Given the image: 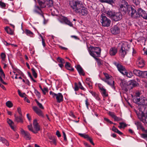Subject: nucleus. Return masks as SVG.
Returning a JSON list of instances; mask_svg holds the SVG:
<instances>
[{"label": "nucleus", "mask_w": 147, "mask_h": 147, "mask_svg": "<svg viewBox=\"0 0 147 147\" xmlns=\"http://www.w3.org/2000/svg\"><path fill=\"white\" fill-rule=\"evenodd\" d=\"M25 33L27 35L29 36L32 37L34 35V34L32 32L28 29L25 30Z\"/></svg>", "instance_id": "nucleus-36"}, {"label": "nucleus", "mask_w": 147, "mask_h": 147, "mask_svg": "<svg viewBox=\"0 0 147 147\" xmlns=\"http://www.w3.org/2000/svg\"><path fill=\"white\" fill-rule=\"evenodd\" d=\"M35 101H36L37 105L40 108L42 109H44V107L42 106V105L41 103L39 102L36 99L35 100Z\"/></svg>", "instance_id": "nucleus-45"}, {"label": "nucleus", "mask_w": 147, "mask_h": 147, "mask_svg": "<svg viewBox=\"0 0 147 147\" xmlns=\"http://www.w3.org/2000/svg\"><path fill=\"white\" fill-rule=\"evenodd\" d=\"M34 93L38 97V98H40L41 97L40 93L38 90H36L35 89H34Z\"/></svg>", "instance_id": "nucleus-51"}, {"label": "nucleus", "mask_w": 147, "mask_h": 147, "mask_svg": "<svg viewBox=\"0 0 147 147\" xmlns=\"http://www.w3.org/2000/svg\"><path fill=\"white\" fill-rule=\"evenodd\" d=\"M1 56L2 60L4 61L6 57L5 54L4 53H2L1 54Z\"/></svg>", "instance_id": "nucleus-52"}, {"label": "nucleus", "mask_w": 147, "mask_h": 147, "mask_svg": "<svg viewBox=\"0 0 147 147\" xmlns=\"http://www.w3.org/2000/svg\"><path fill=\"white\" fill-rule=\"evenodd\" d=\"M101 19L100 20V22L102 24V25L105 27L109 26L111 23L110 20L107 18L104 13H102L101 14Z\"/></svg>", "instance_id": "nucleus-5"}, {"label": "nucleus", "mask_w": 147, "mask_h": 147, "mask_svg": "<svg viewBox=\"0 0 147 147\" xmlns=\"http://www.w3.org/2000/svg\"><path fill=\"white\" fill-rule=\"evenodd\" d=\"M142 131L144 132V133L141 134V136L142 138L147 141V129H144V130Z\"/></svg>", "instance_id": "nucleus-34"}, {"label": "nucleus", "mask_w": 147, "mask_h": 147, "mask_svg": "<svg viewBox=\"0 0 147 147\" xmlns=\"http://www.w3.org/2000/svg\"><path fill=\"white\" fill-rule=\"evenodd\" d=\"M115 12L114 11H111L110 10L106 11L105 12L108 16L111 18L112 19L113 17L114 16Z\"/></svg>", "instance_id": "nucleus-26"}, {"label": "nucleus", "mask_w": 147, "mask_h": 147, "mask_svg": "<svg viewBox=\"0 0 147 147\" xmlns=\"http://www.w3.org/2000/svg\"><path fill=\"white\" fill-rule=\"evenodd\" d=\"M76 69L80 75H82L83 76H84L85 73L84 72V70L80 65H77Z\"/></svg>", "instance_id": "nucleus-24"}, {"label": "nucleus", "mask_w": 147, "mask_h": 147, "mask_svg": "<svg viewBox=\"0 0 147 147\" xmlns=\"http://www.w3.org/2000/svg\"><path fill=\"white\" fill-rule=\"evenodd\" d=\"M124 75H126L128 77L130 78L133 76V74L132 72H127L126 71H125V73L123 74Z\"/></svg>", "instance_id": "nucleus-44"}, {"label": "nucleus", "mask_w": 147, "mask_h": 147, "mask_svg": "<svg viewBox=\"0 0 147 147\" xmlns=\"http://www.w3.org/2000/svg\"><path fill=\"white\" fill-rule=\"evenodd\" d=\"M50 94L52 96L53 98H56L57 102L60 103L63 101V96L61 93H59L56 94L51 91L50 92Z\"/></svg>", "instance_id": "nucleus-7"}, {"label": "nucleus", "mask_w": 147, "mask_h": 147, "mask_svg": "<svg viewBox=\"0 0 147 147\" xmlns=\"http://www.w3.org/2000/svg\"><path fill=\"white\" fill-rule=\"evenodd\" d=\"M32 109L35 113L39 116L44 117V116L43 114L42 111L37 107L33 106L32 107Z\"/></svg>", "instance_id": "nucleus-18"}, {"label": "nucleus", "mask_w": 147, "mask_h": 147, "mask_svg": "<svg viewBox=\"0 0 147 147\" xmlns=\"http://www.w3.org/2000/svg\"><path fill=\"white\" fill-rule=\"evenodd\" d=\"M133 74H134L135 75L139 76H141L142 73V71L134 69L133 70Z\"/></svg>", "instance_id": "nucleus-28"}, {"label": "nucleus", "mask_w": 147, "mask_h": 147, "mask_svg": "<svg viewBox=\"0 0 147 147\" xmlns=\"http://www.w3.org/2000/svg\"><path fill=\"white\" fill-rule=\"evenodd\" d=\"M43 94L45 95L46 94V92L48 91V89L47 88H44L42 90Z\"/></svg>", "instance_id": "nucleus-58"}, {"label": "nucleus", "mask_w": 147, "mask_h": 147, "mask_svg": "<svg viewBox=\"0 0 147 147\" xmlns=\"http://www.w3.org/2000/svg\"><path fill=\"white\" fill-rule=\"evenodd\" d=\"M90 92L92 96L95 98L96 100H100V98L99 97L98 95L97 94L92 91H91Z\"/></svg>", "instance_id": "nucleus-37"}, {"label": "nucleus", "mask_w": 147, "mask_h": 147, "mask_svg": "<svg viewBox=\"0 0 147 147\" xmlns=\"http://www.w3.org/2000/svg\"><path fill=\"white\" fill-rule=\"evenodd\" d=\"M38 2L41 7L43 8L46 7L45 0H44V1L40 0H39Z\"/></svg>", "instance_id": "nucleus-31"}, {"label": "nucleus", "mask_w": 147, "mask_h": 147, "mask_svg": "<svg viewBox=\"0 0 147 147\" xmlns=\"http://www.w3.org/2000/svg\"><path fill=\"white\" fill-rule=\"evenodd\" d=\"M64 22L65 24L68 25L70 26H73V24L67 18L66 19Z\"/></svg>", "instance_id": "nucleus-40"}, {"label": "nucleus", "mask_w": 147, "mask_h": 147, "mask_svg": "<svg viewBox=\"0 0 147 147\" xmlns=\"http://www.w3.org/2000/svg\"><path fill=\"white\" fill-rule=\"evenodd\" d=\"M117 52V49L116 48L114 47L110 49V54L111 56L115 55Z\"/></svg>", "instance_id": "nucleus-25"}, {"label": "nucleus", "mask_w": 147, "mask_h": 147, "mask_svg": "<svg viewBox=\"0 0 147 147\" xmlns=\"http://www.w3.org/2000/svg\"><path fill=\"white\" fill-rule=\"evenodd\" d=\"M6 105L9 108H11L13 106V104L10 101H8L6 103Z\"/></svg>", "instance_id": "nucleus-49"}, {"label": "nucleus", "mask_w": 147, "mask_h": 147, "mask_svg": "<svg viewBox=\"0 0 147 147\" xmlns=\"http://www.w3.org/2000/svg\"><path fill=\"white\" fill-rule=\"evenodd\" d=\"M146 13H147L145 12V11L142 9L139 8L137 12L136 15L137 16V18L141 16L144 19Z\"/></svg>", "instance_id": "nucleus-13"}, {"label": "nucleus", "mask_w": 147, "mask_h": 147, "mask_svg": "<svg viewBox=\"0 0 147 147\" xmlns=\"http://www.w3.org/2000/svg\"><path fill=\"white\" fill-rule=\"evenodd\" d=\"M141 77L147 78V71H142Z\"/></svg>", "instance_id": "nucleus-50"}, {"label": "nucleus", "mask_w": 147, "mask_h": 147, "mask_svg": "<svg viewBox=\"0 0 147 147\" xmlns=\"http://www.w3.org/2000/svg\"><path fill=\"white\" fill-rule=\"evenodd\" d=\"M14 116L15 121L18 123L21 122L22 123L23 122L22 115H20L19 116H18L16 115V114H15Z\"/></svg>", "instance_id": "nucleus-23"}, {"label": "nucleus", "mask_w": 147, "mask_h": 147, "mask_svg": "<svg viewBox=\"0 0 147 147\" xmlns=\"http://www.w3.org/2000/svg\"><path fill=\"white\" fill-rule=\"evenodd\" d=\"M28 128L29 130L34 134H36L37 132L35 131V130H33V127H32V125H28Z\"/></svg>", "instance_id": "nucleus-41"}, {"label": "nucleus", "mask_w": 147, "mask_h": 147, "mask_svg": "<svg viewBox=\"0 0 147 147\" xmlns=\"http://www.w3.org/2000/svg\"><path fill=\"white\" fill-rule=\"evenodd\" d=\"M50 139L51 140V142H52L53 143L55 144V145L56 144V139L55 138H53L52 137L51 138H50Z\"/></svg>", "instance_id": "nucleus-55"}, {"label": "nucleus", "mask_w": 147, "mask_h": 147, "mask_svg": "<svg viewBox=\"0 0 147 147\" xmlns=\"http://www.w3.org/2000/svg\"><path fill=\"white\" fill-rule=\"evenodd\" d=\"M79 88H80L81 90H83L84 91H85V89L82 86V84L80 82H79Z\"/></svg>", "instance_id": "nucleus-59"}, {"label": "nucleus", "mask_w": 147, "mask_h": 147, "mask_svg": "<svg viewBox=\"0 0 147 147\" xmlns=\"http://www.w3.org/2000/svg\"><path fill=\"white\" fill-rule=\"evenodd\" d=\"M79 135L81 137L86 139L87 140L89 141L93 145H94V144L92 141V139L88 135L86 134H85L79 133Z\"/></svg>", "instance_id": "nucleus-15"}, {"label": "nucleus", "mask_w": 147, "mask_h": 147, "mask_svg": "<svg viewBox=\"0 0 147 147\" xmlns=\"http://www.w3.org/2000/svg\"><path fill=\"white\" fill-rule=\"evenodd\" d=\"M137 64L139 67H143L144 65V63L143 59L140 57H138L137 61Z\"/></svg>", "instance_id": "nucleus-19"}, {"label": "nucleus", "mask_w": 147, "mask_h": 147, "mask_svg": "<svg viewBox=\"0 0 147 147\" xmlns=\"http://www.w3.org/2000/svg\"><path fill=\"white\" fill-rule=\"evenodd\" d=\"M111 31L113 34H116L120 33V29L119 26L116 25L111 28Z\"/></svg>", "instance_id": "nucleus-14"}, {"label": "nucleus", "mask_w": 147, "mask_h": 147, "mask_svg": "<svg viewBox=\"0 0 147 147\" xmlns=\"http://www.w3.org/2000/svg\"><path fill=\"white\" fill-rule=\"evenodd\" d=\"M7 121L9 125L11 128L14 130V127L13 126L14 124L13 122L9 119H7Z\"/></svg>", "instance_id": "nucleus-32"}, {"label": "nucleus", "mask_w": 147, "mask_h": 147, "mask_svg": "<svg viewBox=\"0 0 147 147\" xmlns=\"http://www.w3.org/2000/svg\"><path fill=\"white\" fill-rule=\"evenodd\" d=\"M135 124L136 125L138 129H141L142 131L144 130V129L142 125L141 122L137 121L135 123Z\"/></svg>", "instance_id": "nucleus-30"}, {"label": "nucleus", "mask_w": 147, "mask_h": 147, "mask_svg": "<svg viewBox=\"0 0 147 147\" xmlns=\"http://www.w3.org/2000/svg\"><path fill=\"white\" fill-rule=\"evenodd\" d=\"M0 141L2 142L3 143L5 144L7 146H8L9 145V142L5 138L0 137Z\"/></svg>", "instance_id": "nucleus-35"}, {"label": "nucleus", "mask_w": 147, "mask_h": 147, "mask_svg": "<svg viewBox=\"0 0 147 147\" xmlns=\"http://www.w3.org/2000/svg\"><path fill=\"white\" fill-rule=\"evenodd\" d=\"M65 67L66 69L69 70L73 71L74 70V68L71 67L70 64L68 62H66Z\"/></svg>", "instance_id": "nucleus-27"}, {"label": "nucleus", "mask_w": 147, "mask_h": 147, "mask_svg": "<svg viewBox=\"0 0 147 147\" xmlns=\"http://www.w3.org/2000/svg\"><path fill=\"white\" fill-rule=\"evenodd\" d=\"M134 100L136 104L140 106L139 107V111L138 113H142L147 112V99L145 98H135Z\"/></svg>", "instance_id": "nucleus-2"}, {"label": "nucleus", "mask_w": 147, "mask_h": 147, "mask_svg": "<svg viewBox=\"0 0 147 147\" xmlns=\"http://www.w3.org/2000/svg\"><path fill=\"white\" fill-rule=\"evenodd\" d=\"M122 18V15L120 12H115L112 19L115 21L120 20Z\"/></svg>", "instance_id": "nucleus-11"}, {"label": "nucleus", "mask_w": 147, "mask_h": 147, "mask_svg": "<svg viewBox=\"0 0 147 147\" xmlns=\"http://www.w3.org/2000/svg\"><path fill=\"white\" fill-rule=\"evenodd\" d=\"M121 3L119 5V7L121 11L123 12L125 11L126 9L129 6L127 2L125 0H121Z\"/></svg>", "instance_id": "nucleus-9"}, {"label": "nucleus", "mask_w": 147, "mask_h": 147, "mask_svg": "<svg viewBox=\"0 0 147 147\" xmlns=\"http://www.w3.org/2000/svg\"><path fill=\"white\" fill-rule=\"evenodd\" d=\"M115 0H99L101 3H106L109 4H111L114 3Z\"/></svg>", "instance_id": "nucleus-33"}, {"label": "nucleus", "mask_w": 147, "mask_h": 147, "mask_svg": "<svg viewBox=\"0 0 147 147\" xmlns=\"http://www.w3.org/2000/svg\"><path fill=\"white\" fill-rule=\"evenodd\" d=\"M101 51V49L98 47L91 46L89 53L90 55L93 57L96 60L99 59L97 57H100Z\"/></svg>", "instance_id": "nucleus-3"}, {"label": "nucleus", "mask_w": 147, "mask_h": 147, "mask_svg": "<svg viewBox=\"0 0 147 147\" xmlns=\"http://www.w3.org/2000/svg\"><path fill=\"white\" fill-rule=\"evenodd\" d=\"M133 2L136 5H140V1L139 0H133Z\"/></svg>", "instance_id": "nucleus-54"}, {"label": "nucleus", "mask_w": 147, "mask_h": 147, "mask_svg": "<svg viewBox=\"0 0 147 147\" xmlns=\"http://www.w3.org/2000/svg\"><path fill=\"white\" fill-rule=\"evenodd\" d=\"M5 30L6 32L10 34H12L13 33V32L12 30L9 28V27H6L5 28Z\"/></svg>", "instance_id": "nucleus-38"}, {"label": "nucleus", "mask_w": 147, "mask_h": 147, "mask_svg": "<svg viewBox=\"0 0 147 147\" xmlns=\"http://www.w3.org/2000/svg\"><path fill=\"white\" fill-rule=\"evenodd\" d=\"M138 118L144 123L147 124V112L142 113H138L136 110H134Z\"/></svg>", "instance_id": "nucleus-6"}, {"label": "nucleus", "mask_w": 147, "mask_h": 147, "mask_svg": "<svg viewBox=\"0 0 147 147\" xmlns=\"http://www.w3.org/2000/svg\"><path fill=\"white\" fill-rule=\"evenodd\" d=\"M67 18L63 16H61L59 17V20L61 23L64 22Z\"/></svg>", "instance_id": "nucleus-48"}, {"label": "nucleus", "mask_w": 147, "mask_h": 147, "mask_svg": "<svg viewBox=\"0 0 147 147\" xmlns=\"http://www.w3.org/2000/svg\"><path fill=\"white\" fill-rule=\"evenodd\" d=\"M0 6L3 8H5L6 6L5 3L1 1H0Z\"/></svg>", "instance_id": "nucleus-57"}, {"label": "nucleus", "mask_w": 147, "mask_h": 147, "mask_svg": "<svg viewBox=\"0 0 147 147\" xmlns=\"http://www.w3.org/2000/svg\"><path fill=\"white\" fill-rule=\"evenodd\" d=\"M46 6L49 7H51L53 6V2L52 0H45Z\"/></svg>", "instance_id": "nucleus-29"}, {"label": "nucleus", "mask_w": 147, "mask_h": 147, "mask_svg": "<svg viewBox=\"0 0 147 147\" xmlns=\"http://www.w3.org/2000/svg\"><path fill=\"white\" fill-rule=\"evenodd\" d=\"M69 2L70 7L76 13L83 16L88 13L87 9L84 7L81 1L78 0H70Z\"/></svg>", "instance_id": "nucleus-1"}, {"label": "nucleus", "mask_w": 147, "mask_h": 147, "mask_svg": "<svg viewBox=\"0 0 147 147\" xmlns=\"http://www.w3.org/2000/svg\"><path fill=\"white\" fill-rule=\"evenodd\" d=\"M31 70L32 72L33 75L34 76V78H36L37 77V73H36L35 71V69L34 67H32L31 69Z\"/></svg>", "instance_id": "nucleus-47"}, {"label": "nucleus", "mask_w": 147, "mask_h": 147, "mask_svg": "<svg viewBox=\"0 0 147 147\" xmlns=\"http://www.w3.org/2000/svg\"><path fill=\"white\" fill-rule=\"evenodd\" d=\"M104 81L110 86L112 88L114 89H115V87L114 86V81L112 80H108L106 79H104Z\"/></svg>", "instance_id": "nucleus-22"}, {"label": "nucleus", "mask_w": 147, "mask_h": 147, "mask_svg": "<svg viewBox=\"0 0 147 147\" xmlns=\"http://www.w3.org/2000/svg\"><path fill=\"white\" fill-rule=\"evenodd\" d=\"M113 64L115 65L118 69V70L122 74H123L126 71L125 67L119 63V62L114 61L113 62Z\"/></svg>", "instance_id": "nucleus-10"}, {"label": "nucleus", "mask_w": 147, "mask_h": 147, "mask_svg": "<svg viewBox=\"0 0 147 147\" xmlns=\"http://www.w3.org/2000/svg\"><path fill=\"white\" fill-rule=\"evenodd\" d=\"M33 124V127L35 129V131H36L37 133L38 131H39L40 129V126L38 123L37 120L36 119L34 120Z\"/></svg>", "instance_id": "nucleus-20"}, {"label": "nucleus", "mask_w": 147, "mask_h": 147, "mask_svg": "<svg viewBox=\"0 0 147 147\" xmlns=\"http://www.w3.org/2000/svg\"><path fill=\"white\" fill-rule=\"evenodd\" d=\"M108 114L112 118L114 119V121H121L122 120L121 118L117 117L115 113L113 112L109 111L108 112Z\"/></svg>", "instance_id": "nucleus-16"}, {"label": "nucleus", "mask_w": 147, "mask_h": 147, "mask_svg": "<svg viewBox=\"0 0 147 147\" xmlns=\"http://www.w3.org/2000/svg\"><path fill=\"white\" fill-rule=\"evenodd\" d=\"M85 103L86 106L87 108L88 109V106L89 105V103L88 102V100L87 98L85 100Z\"/></svg>", "instance_id": "nucleus-63"}, {"label": "nucleus", "mask_w": 147, "mask_h": 147, "mask_svg": "<svg viewBox=\"0 0 147 147\" xmlns=\"http://www.w3.org/2000/svg\"><path fill=\"white\" fill-rule=\"evenodd\" d=\"M127 83L125 81H122L121 83V85L122 88L123 89L125 87H126L127 86Z\"/></svg>", "instance_id": "nucleus-42"}, {"label": "nucleus", "mask_w": 147, "mask_h": 147, "mask_svg": "<svg viewBox=\"0 0 147 147\" xmlns=\"http://www.w3.org/2000/svg\"><path fill=\"white\" fill-rule=\"evenodd\" d=\"M18 94L21 97H24V95H25V93H22L19 90H18Z\"/></svg>", "instance_id": "nucleus-60"}, {"label": "nucleus", "mask_w": 147, "mask_h": 147, "mask_svg": "<svg viewBox=\"0 0 147 147\" xmlns=\"http://www.w3.org/2000/svg\"><path fill=\"white\" fill-rule=\"evenodd\" d=\"M118 130V129L116 128V127H115L114 126H113L112 128V130L114 131L115 132H116V131Z\"/></svg>", "instance_id": "nucleus-64"}, {"label": "nucleus", "mask_w": 147, "mask_h": 147, "mask_svg": "<svg viewBox=\"0 0 147 147\" xmlns=\"http://www.w3.org/2000/svg\"><path fill=\"white\" fill-rule=\"evenodd\" d=\"M57 61L59 63H65V60L63 58L59 57H58L57 59Z\"/></svg>", "instance_id": "nucleus-43"}, {"label": "nucleus", "mask_w": 147, "mask_h": 147, "mask_svg": "<svg viewBox=\"0 0 147 147\" xmlns=\"http://www.w3.org/2000/svg\"><path fill=\"white\" fill-rule=\"evenodd\" d=\"M34 11L35 12L40 15L43 17H44L43 13L41 10L40 8L38 6H35Z\"/></svg>", "instance_id": "nucleus-21"}, {"label": "nucleus", "mask_w": 147, "mask_h": 147, "mask_svg": "<svg viewBox=\"0 0 147 147\" xmlns=\"http://www.w3.org/2000/svg\"><path fill=\"white\" fill-rule=\"evenodd\" d=\"M127 48L128 44L127 43H125L121 45L119 53L122 57H124L126 54Z\"/></svg>", "instance_id": "nucleus-8"}, {"label": "nucleus", "mask_w": 147, "mask_h": 147, "mask_svg": "<svg viewBox=\"0 0 147 147\" xmlns=\"http://www.w3.org/2000/svg\"><path fill=\"white\" fill-rule=\"evenodd\" d=\"M98 87L99 89L100 90L102 96L104 97H106L108 96V95L106 90L104 88L101 84H99Z\"/></svg>", "instance_id": "nucleus-12"}, {"label": "nucleus", "mask_w": 147, "mask_h": 147, "mask_svg": "<svg viewBox=\"0 0 147 147\" xmlns=\"http://www.w3.org/2000/svg\"><path fill=\"white\" fill-rule=\"evenodd\" d=\"M133 86H135L137 85L138 84V83L136 82L135 80H131V82Z\"/></svg>", "instance_id": "nucleus-56"}, {"label": "nucleus", "mask_w": 147, "mask_h": 147, "mask_svg": "<svg viewBox=\"0 0 147 147\" xmlns=\"http://www.w3.org/2000/svg\"><path fill=\"white\" fill-rule=\"evenodd\" d=\"M120 125L118 126V127L120 129L124 128L127 126L123 122H120L119 123Z\"/></svg>", "instance_id": "nucleus-46"}, {"label": "nucleus", "mask_w": 147, "mask_h": 147, "mask_svg": "<svg viewBox=\"0 0 147 147\" xmlns=\"http://www.w3.org/2000/svg\"><path fill=\"white\" fill-rule=\"evenodd\" d=\"M21 132L24 137L26 139L30 140L31 139L30 135L28 132L25 131L22 129L21 130Z\"/></svg>", "instance_id": "nucleus-17"}, {"label": "nucleus", "mask_w": 147, "mask_h": 147, "mask_svg": "<svg viewBox=\"0 0 147 147\" xmlns=\"http://www.w3.org/2000/svg\"><path fill=\"white\" fill-rule=\"evenodd\" d=\"M104 75L106 78V79L108 80H111L112 78H111L110 76L107 73H104Z\"/></svg>", "instance_id": "nucleus-53"}, {"label": "nucleus", "mask_w": 147, "mask_h": 147, "mask_svg": "<svg viewBox=\"0 0 147 147\" xmlns=\"http://www.w3.org/2000/svg\"><path fill=\"white\" fill-rule=\"evenodd\" d=\"M126 10L125 11H123V12L124 14L127 13L129 15H130L131 17L134 18H137V11L131 6H129Z\"/></svg>", "instance_id": "nucleus-4"}, {"label": "nucleus", "mask_w": 147, "mask_h": 147, "mask_svg": "<svg viewBox=\"0 0 147 147\" xmlns=\"http://www.w3.org/2000/svg\"><path fill=\"white\" fill-rule=\"evenodd\" d=\"M17 111L20 115H22V113L21 109L20 107L18 108Z\"/></svg>", "instance_id": "nucleus-61"}, {"label": "nucleus", "mask_w": 147, "mask_h": 147, "mask_svg": "<svg viewBox=\"0 0 147 147\" xmlns=\"http://www.w3.org/2000/svg\"><path fill=\"white\" fill-rule=\"evenodd\" d=\"M63 133L64 137V140L65 141H66L67 140V139L66 134L64 131H63Z\"/></svg>", "instance_id": "nucleus-62"}, {"label": "nucleus", "mask_w": 147, "mask_h": 147, "mask_svg": "<svg viewBox=\"0 0 147 147\" xmlns=\"http://www.w3.org/2000/svg\"><path fill=\"white\" fill-rule=\"evenodd\" d=\"M64 22L65 24L68 25L70 26H73V24L67 18L66 19Z\"/></svg>", "instance_id": "nucleus-39"}]
</instances>
